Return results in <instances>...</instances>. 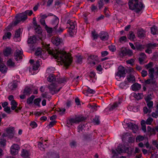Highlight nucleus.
Instances as JSON below:
<instances>
[{"label":"nucleus","mask_w":158,"mask_h":158,"mask_svg":"<svg viewBox=\"0 0 158 158\" xmlns=\"http://www.w3.org/2000/svg\"><path fill=\"white\" fill-rule=\"evenodd\" d=\"M48 53L52 56L59 61H62L65 66H69L72 62V58L70 54H67L65 52L57 50L56 48L55 49L48 48L46 50L45 49L42 50L41 48H39L36 50L35 55L44 59V58L46 57Z\"/></svg>","instance_id":"1"},{"label":"nucleus","mask_w":158,"mask_h":158,"mask_svg":"<svg viewBox=\"0 0 158 158\" xmlns=\"http://www.w3.org/2000/svg\"><path fill=\"white\" fill-rule=\"evenodd\" d=\"M132 2L129 4V8L134 10L136 13L139 12L143 7V4L141 2H139L138 0H131Z\"/></svg>","instance_id":"2"},{"label":"nucleus","mask_w":158,"mask_h":158,"mask_svg":"<svg viewBox=\"0 0 158 158\" xmlns=\"http://www.w3.org/2000/svg\"><path fill=\"white\" fill-rule=\"evenodd\" d=\"M27 18V15L24 12L16 15L15 17L16 20L12 23L13 26H15L21 22H23Z\"/></svg>","instance_id":"3"},{"label":"nucleus","mask_w":158,"mask_h":158,"mask_svg":"<svg viewBox=\"0 0 158 158\" xmlns=\"http://www.w3.org/2000/svg\"><path fill=\"white\" fill-rule=\"evenodd\" d=\"M125 147L119 144L116 149L117 152L114 149L111 150L112 153L113 154V158H117L118 154L125 152Z\"/></svg>","instance_id":"4"},{"label":"nucleus","mask_w":158,"mask_h":158,"mask_svg":"<svg viewBox=\"0 0 158 158\" xmlns=\"http://www.w3.org/2000/svg\"><path fill=\"white\" fill-rule=\"evenodd\" d=\"M85 118L83 117H77L75 118H71L69 119L67 121V123L68 125H72L74 123H78L81 121L85 120Z\"/></svg>","instance_id":"5"},{"label":"nucleus","mask_w":158,"mask_h":158,"mask_svg":"<svg viewBox=\"0 0 158 158\" xmlns=\"http://www.w3.org/2000/svg\"><path fill=\"white\" fill-rule=\"evenodd\" d=\"M56 87L57 86L54 83H52L48 85V87L49 89L50 93L52 95L57 93L60 90L61 88L57 89Z\"/></svg>","instance_id":"6"},{"label":"nucleus","mask_w":158,"mask_h":158,"mask_svg":"<svg viewBox=\"0 0 158 158\" xmlns=\"http://www.w3.org/2000/svg\"><path fill=\"white\" fill-rule=\"evenodd\" d=\"M19 149L20 147L18 145L14 144L10 147V153L12 155H16L18 154Z\"/></svg>","instance_id":"7"},{"label":"nucleus","mask_w":158,"mask_h":158,"mask_svg":"<svg viewBox=\"0 0 158 158\" xmlns=\"http://www.w3.org/2000/svg\"><path fill=\"white\" fill-rule=\"evenodd\" d=\"M122 100L121 99H119L118 102H115L112 105L108 107L105 110H104L106 112H109L113 111L122 102Z\"/></svg>","instance_id":"8"},{"label":"nucleus","mask_w":158,"mask_h":158,"mask_svg":"<svg viewBox=\"0 0 158 158\" xmlns=\"http://www.w3.org/2000/svg\"><path fill=\"white\" fill-rule=\"evenodd\" d=\"M89 63L92 66H94L98 63V56H97L90 55L88 58Z\"/></svg>","instance_id":"9"},{"label":"nucleus","mask_w":158,"mask_h":158,"mask_svg":"<svg viewBox=\"0 0 158 158\" xmlns=\"http://www.w3.org/2000/svg\"><path fill=\"white\" fill-rule=\"evenodd\" d=\"M126 74V70L122 66H119L118 68V72L116 74V76L120 78L124 77Z\"/></svg>","instance_id":"10"},{"label":"nucleus","mask_w":158,"mask_h":158,"mask_svg":"<svg viewBox=\"0 0 158 158\" xmlns=\"http://www.w3.org/2000/svg\"><path fill=\"white\" fill-rule=\"evenodd\" d=\"M67 23L69 25H68L69 26V29L70 30L69 31L70 33L73 32V30L75 32V29L77 27V24L75 21H72L68 20Z\"/></svg>","instance_id":"11"},{"label":"nucleus","mask_w":158,"mask_h":158,"mask_svg":"<svg viewBox=\"0 0 158 158\" xmlns=\"http://www.w3.org/2000/svg\"><path fill=\"white\" fill-rule=\"evenodd\" d=\"M99 36L100 39L104 41L107 40L109 38L108 33L105 31H101L99 34Z\"/></svg>","instance_id":"12"},{"label":"nucleus","mask_w":158,"mask_h":158,"mask_svg":"<svg viewBox=\"0 0 158 158\" xmlns=\"http://www.w3.org/2000/svg\"><path fill=\"white\" fill-rule=\"evenodd\" d=\"M23 52L19 49L16 50L15 52L14 57L16 61H18L22 58Z\"/></svg>","instance_id":"13"},{"label":"nucleus","mask_w":158,"mask_h":158,"mask_svg":"<svg viewBox=\"0 0 158 158\" xmlns=\"http://www.w3.org/2000/svg\"><path fill=\"white\" fill-rule=\"evenodd\" d=\"M59 22V19L56 17H55L51 21V24L54 27V30H56V28H58Z\"/></svg>","instance_id":"14"},{"label":"nucleus","mask_w":158,"mask_h":158,"mask_svg":"<svg viewBox=\"0 0 158 158\" xmlns=\"http://www.w3.org/2000/svg\"><path fill=\"white\" fill-rule=\"evenodd\" d=\"M127 125L128 127L132 130L134 133H136L138 129V127L137 125L131 122L127 123Z\"/></svg>","instance_id":"15"},{"label":"nucleus","mask_w":158,"mask_h":158,"mask_svg":"<svg viewBox=\"0 0 158 158\" xmlns=\"http://www.w3.org/2000/svg\"><path fill=\"white\" fill-rule=\"evenodd\" d=\"M62 40L58 37H54L52 39V43L57 46L59 45L62 42Z\"/></svg>","instance_id":"16"},{"label":"nucleus","mask_w":158,"mask_h":158,"mask_svg":"<svg viewBox=\"0 0 158 158\" xmlns=\"http://www.w3.org/2000/svg\"><path fill=\"white\" fill-rule=\"evenodd\" d=\"M7 69L6 67L3 63L2 59L0 58V71L2 73H5L6 72Z\"/></svg>","instance_id":"17"},{"label":"nucleus","mask_w":158,"mask_h":158,"mask_svg":"<svg viewBox=\"0 0 158 158\" xmlns=\"http://www.w3.org/2000/svg\"><path fill=\"white\" fill-rule=\"evenodd\" d=\"M30 155L29 152L27 150L23 149L21 151V156L25 158H30L29 157Z\"/></svg>","instance_id":"18"},{"label":"nucleus","mask_w":158,"mask_h":158,"mask_svg":"<svg viewBox=\"0 0 158 158\" xmlns=\"http://www.w3.org/2000/svg\"><path fill=\"white\" fill-rule=\"evenodd\" d=\"M88 107L90 109L91 112H94L97 110L98 107H99V106H98L96 104L93 103V105L89 104Z\"/></svg>","instance_id":"19"},{"label":"nucleus","mask_w":158,"mask_h":158,"mask_svg":"<svg viewBox=\"0 0 158 158\" xmlns=\"http://www.w3.org/2000/svg\"><path fill=\"white\" fill-rule=\"evenodd\" d=\"M127 82L130 83H133L135 81V77L132 75L130 74L127 75Z\"/></svg>","instance_id":"20"},{"label":"nucleus","mask_w":158,"mask_h":158,"mask_svg":"<svg viewBox=\"0 0 158 158\" xmlns=\"http://www.w3.org/2000/svg\"><path fill=\"white\" fill-rule=\"evenodd\" d=\"M131 88L133 91H137L141 89V85L137 83H135L131 86Z\"/></svg>","instance_id":"21"},{"label":"nucleus","mask_w":158,"mask_h":158,"mask_svg":"<svg viewBox=\"0 0 158 158\" xmlns=\"http://www.w3.org/2000/svg\"><path fill=\"white\" fill-rule=\"evenodd\" d=\"M87 89L83 91V93L87 96L89 95V94H94L95 91L93 89H91L89 87L87 86Z\"/></svg>","instance_id":"22"},{"label":"nucleus","mask_w":158,"mask_h":158,"mask_svg":"<svg viewBox=\"0 0 158 158\" xmlns=\"http://www.w3.org/2000/svg\"><path fill=\"white\" fill-rule=\"evenodd\" d=\"M36 37L34 35L31 36L28 39L27 42L28 44H33L36 42Z\"/></svg>","instance_id":"23"},{"label":"nucleus","mask_w":158,"mask_h":158,"mask_svg":"<svg viewBox=\"0 0 158 158\" xmlns=\"http://www.w3.org/2000/svg\"><path fill=\"white\" fill-rule=\"evenodd\" d=\"M12 53V50L10 48H6L3 51V54L5 56H8Z\"/></svg>","instance_id":"24"},{"label":"nucleus","mask_w":158,"mask_h":158,"mask_svg":"<svg viewBox=\"0 0 158 158\" xmlns=\"http://www.w3.org/2000/svg\"><path fill=\"white\" fill-rule=\"evenodd\" d=\"M146 55L143 53H141L140 54V56L139 58V60L140 64H142L143 61L146 59Z\"/></svg>","instance_id":"25"},{"label":"nucleus","mask_w":158,"mask_h":158,"mask_svg":"<svg viewBox=\"0 0 158 158\" xmlns=\"http://www.w3.org/2000/svg\"><path fill=\"white\" fill-rule=\"evenodd\" d=\"M41 60H37L36 63L34 64L33 65V69L34 70H36L38 69L40 65V64H41Z\"/></svg>","instance_id":"26"},{"label":"nucleus","mask_w":158,"mask_h":158,"mask_svg":"<svg viewBox=\"0 0 158 158\" xmlns=\"http://www.w3.org/2000/svg\"><path fill=\"white\" fill-rule=\"evenodd\" d=\"M137 35L138 36L142 38L145 36V32L143 29H139L138 31Z\"/></svg>","instance_id":"27"},{"label":"nucleus","mask_w":158,"mask_h":158,"mask_svg":"<svg viewBox=\"0 0 158 158\" xmlns=\"http://www.w3.org/2000/svg\"><path fill=\"white\" fill-rule=\"evenodd\" d=\"M157 45L158 44L156 43H150L146 44V47L147 48V49H148L149 50H152V49L154 48L155 47H156Z\"/></svg>","instance_id":"28"},{"label":"nucleus","mask_w":158,"mask_h":158,"mask_svg":"<svg viewBox=\"0 0 158 158\" xmlns=\"http://www.w3.org/2000/svg\"><path fill=\"white\" fill-rule=\"evenodd\" d=\"M48 81L50 82L55 81L56 80L55 76L53 74H50L48 76L47 79Z\"/></svg>","instance_id":"29"},{"label":"nucleus","mask_w":158,"mask_h":158,"mask_svg":"<svg viewBox=\"0 0 158 158\" xmlns=\"http://www.w3.org/2000/svg\"><path fill=\"white\" fill-rule=\"evenodd\" d=\"M10 105H11V109L12 110H15L17 106V104L15 100H12L11 101Z\"/></svg>","instance_id":"30"},{"label":"nucleus","mask_w":158,"mask_h":158,"mask_svg":"<svg viewBox=\"0 0 158 158\" xmlns=\"http://www.w3.org/2000/svg\"><path fill=\"white\" fill-rule=\"evenodd\" d=\"M34 25L36 27L35 28V31L38 34H40L41 32V30L39 25H38L37 23L35 22L33 23Z\"/></svg>","instance_id":"31"},{"label":"nucleus","mask_w":158,"mask_h":158,"mask_svg":"<svg viewBox=\"0 0 158 158\" xmlns=\"http://www.w3.org/2000/svg\"><path fill=\"white\" fill-rule=\"evenodd\" d=\"M127 37L128 39L130 40H134L135 38V36L133 32L132 31H130L127 35Z\"/></svg>","instance_id":"32"},{"label":"nucleus","mask_w":158,"mask_h":158,"mask_svg":"<svg viewBox=\"0 0 158 158\" xmlns=\"http://www.w3.org/2000/svg\"><path fill=\"white\" fill-rule=\"evenodd\" d=\"M133 149L131 147L125 148V152L127 153L128 155H130L131 154Z\"/></svg>","instance_id":"33"},{"label":"nucleus","mask_w":158,"mask_h":158,"mask_svg":"<svg viewBox=\"0 0 158 158\" xmlns=\"http://www.w3.org/2000/svg\"><path fill=\"white\" fill-rule=\"evenodd\" d=\"M99 116H96L94 118L93 120V123L96 125H98L100 123V121L99 120Z\"/></svg>","instance_id":"34"},{"label":"nucleus","mask_w":158,"mask_h":158,"mask_svg":"<svg viewBox=\"0 0 158 158\" xmlns=\"http://www.w3.org/2000/svg\"><path fill=\"white\" fill-rule=\"evenodd\" d=\"M7 65L10 67H13L15 66V63L11 59H9L7 62Z\"/></svg>","instance_id":"35"},{"label":"nucleus","mask_w":158,"mask_h":158,"mask_svg":"<svg viewBox=\"0 0 158 158\" xmlns=\"http://www.w3.org/2000/svg\"><path fill=\"white\" fill-rule=\"evenodd\" d=\"M31 92L30 88L28 87H26L23 91V93L27 95H29L31 94Z\"/></svg>","instance_id":"36"},{"label":"nucleus","mask_w":158,"mask_h":158,"mask_svg":"<svg viewBox=\"0 0 158 158\" xmlns=\"http://www.w3.org/2000/svg\"><path fill=\"white\" fill-rule=\"evenodd\" d=\"M148 72L150 78H153L154 77V75L153 74L154 73V69L153 68L149 69L148 70Z\"/></svg>","instance_id":"37"},{"label":"nucleus","mask_w":158,"mask_h":158,"mask_svg":"<svg viewBox=\"0 0 158 158\" xmlns=\"http://www.w3.org/2000/svg\"><path fill=\"white\" fill-rule=\"evenodd\" d=\"M151 30L152 33L153 35H155L157 32V27L155 26H154L151 27Z\"/></svg>","instance_id":"38"},{"label":"nucleus","mask_w":158,"mask_h":158,"mask_svg":"<svg viewBox=\"0 0 158 158\" xmlns=\"http://www.w3.org/2000/svg\"><path fill=\"white\" fill-rule=\"evenodd\" d=\"M45 28L47 32L49 33H51L52 31H54V27H50L46 25L45 27Z\"/></svg>","instance_id":"39"},{"label":"nucleus","mask_w":158,"mask_h":158,"mask_svg":"<svg viewBox=\"0 0 158 158\" xmlns=\"http://www.w3.org/2000/svg\"><path fill=\"white\" fill-rule=\"evenodd\" d=\"M134 96L137 100H139L142 98L143 95L142 93H138L137 94H135V95L134 94Z\"/></svg>","instance_id":"40"},{"label":"nucleus","mask_w":158,"mask_h":158,"mask_svg":"<svg viewBox=\"0 0 158 158\" xmlns=\"http://www.w3.org/2000/svg\"><path fill=\"white\" fill-rule=\"evenodd\" d=\"M11 36V33L10 32H8L5 34L3 37V39H6L7 38L10 39Z\"/></svg>","instance_id":"41"},{"label":"nucleus","mask_w":158,"mask_h":158,"mask_svg":"<svg viewBox=\"0 0 158 158\" xmlns=\"http://www.w3.org/2000/svg\"><path fill=\"white\" fill-rule=\"evenodd\" d=\"M127 49L125 48L121 50L120 52L119 55L120 56L123 57L126 56Z\"/></svg>","instance_id":"42"},{"label":"nucleus","mask_w":158,"mask_h":158,"mask_svg":"<svg viewBox=\"0 0 158 158\" xmlns=\"http://www.w3.org/2000/svg\"><path fill=\"white\" fill-rule=\"evenodd\" d=\"M127 39L126 36H124L120 37L119 39V41L120 43H122L126 42L127 41Z\"/></svg>","instance_id":"43"},{"label":"nucleus","mask_w":158,"mask_h":158,"mask_svg":"<svg viewBox=\"0 0 158 158\" xmlns=\"http://www.w3.org/2000/svg\"><path fill=\"white\" fill-rule=\"evenodd\" d=\"M38 147L42 151H44L45 149L44 145L43 144V143L41 142H39L38 144Z\"/></svg>","instance_id":"44"},{"label":"nucleus","mask_w":158,"mask_h":158,"mask_svg":"<svg viewBox=\"0 0 158 158\" xmlns=\"http://www.w3.org/2000/svg\"><path fill=\"white\" fill-rule=\"evenodd\" d=\"M20 30V29H19L15 31L14 36L15 38L20 37L21 34Z\"/></svg>","instance_id":"45"},{"label":"nucleus","mask_w":158,"mask_h":158,"mask_svg":"<svg viewBox=\"0 0 158 158\" xmlns=\"http://www.w3.org/2000/svg\"><path fill=\"white\" fill-rule=\"evenodd\" d=\"M35 98L34 95H32L30 97L28 98L27 100V103L28 104L31 103Z\"/></svg>","instance_id":"46"},{"label":"nucleus","mask_w":158,"mask_h":158,"mask_svg":"<svg viewBox=\"0 0 158 158\" xmlns=\"http://www.w3.org/2000/svg\"><path fill=\"white\" fill-rule=\"evenodd\" d=\"M92 35L93 38V40L97 39L98 37L99 36V35H98V34L94 31H92Z\"/></svg>","instance_id":"47"},{"label":"nucleus","mask_w":158,"mask_h":158,"mask_svg":"<svg viewBox=\"0 0 158 158\" xmlns=\"http://www.w3.org/2000/svg\"><path fill=\"white\" fill-rule=\"evenodd\" d=\"M128 84H129L128 83L127 81H125L124 82L120 83L119 85V86L120 88L123 89L126 86V85Z\"/></svg>","instance_id":"48"},{"label":"nucleus","mask_w":158,"mask_h":158,"mask_svg":"<svg viewBox=\"0 0 158 158\" xmlns=\"http://www.w3.org/2000/svg\"><path fill=\"white\" fill-rule=\"evenodd\" d=\"M133 52L132 50L127 49L126 52V56H131L133 55Z\"/></svg>","instance_id":"49"},{"label":"nucleus","mask_w":158,"mask_h":158,"mask_svg":"<svg viewBox=\"0 0 158 158\" xmlns=\"http://www.w3.org/2000/svg\"><path fill=\"white\" fill-rule=\"evenodd\" d=\"M144 139V137L142 136L139 135L137 136L136 139V141L137 142H139L140 141L143 140Z\"/></svg>","instance_id":"50"},{"label":"nucleus","mask_w":158,"mask_h":158,"mask_svg":"<svg viewBox=\"0 0 158 158\" xmlns=\"http://www.w3.org/2000/svg\"><path fill=\"white\" fill-rule=\"evenodd\" d=\"M64 30V29L63 28L60 27L58 29H56V30H54V31L56 32L57 34H60L62 33Z\"/></svg>","instance_id":"51"},{"label":"nucleus","mask_w":158,"mask_h":158,"mask_svg":"<svg viewBox=\"0 0 158 158\" xmlns=\"http://www.w3.org/2000/svg\"><path fill=\"white\" fill-rule=\"evenodd\" d=\"M152 115L153 118H157L158 117V110H157L154 112H152Z\"/></svg>","instance_id":"52"},{"label":"nucleus","mask_w":158,"mask_h":158,"mask_svg":"<svg viewBox=\"0 0 158 158\" xmlns=\"http://www.w3.org/2000/svg\"><path fill=\"white\" fill-rule=\"evenodd\" d=\"M57 111L59 112L60 114V115H62L64 113L65 111V109L63 108H59L58 109Z\"/></svg>","instance_id":"53"},{"label":"nucleus","mask_w":158,"mask_h":158,"mask_svg":"<svg viewBox=\"0 0 158 158\" xmlns=\"http://www.w3.org/2000/svg\"><path fill=\"white\" fill-rule=\"evenodd\" d=\"M147 105L149 108L151 109L153 108V102L152 101L149 102H146Z\"/></svg>","instance_id":"54"},{"label":"nucleus","mask_w":158,"mask_h":158,"mask_svg":"<svg viewBox=\"0 0 158 158\" xmlns=\"http://www.w3.org/2000/svg\"><path fill=\"white\" fill-rule=\"evenodd\" d=\"M84 128V126L83 125L80 124L78 127V132L81 133L83 131Z\"/></svg>","instance_id":"55"},{"label":"nucleus","mask_w":158,"mask_h":158,"mask_svg":"<svg viewBox=\"0 0 158 158\" xmlns=\"http://www.w3.org/2000/svg\"><path fill=\"white\" fill-rule=\"evenodd\" d=\"M146 121L147 124L151 125L153 121V119L151 117H149Z\"/></svg>","instance_id":"56"},{"label":"nucleus","mask_w":158,"mask_h":158,"mask_svg":"<svg viewBox=\"0 0 158 158\" xmlns=\"http://www.w3.org/2000/svg\"><path fill=\"white\" fill-rule=\"evenodd\" d=\"M143 110L144 113L145 114H147L148 112L150 113L152 111L151 109L149 108L148 109L147 107H144Z\"/></svg>","instance_id":"57"},{"label":"nucleus","mask_w":158,"mask_h":158,"mask_svg":"<svg viewBox=\"0 0 158 158\" xmlns=\"http://www.w3.org/2000/svg\"><path fill=\"white\" fill-rule=\"evenodd\" d=\"M153 66V64L152 62H150L148 64L145 66V68L147 69L152 68H151Z\"/></svg>","instance_id":"58"},{"label":"nucleus","mask_w":158,"mask_h":158,"mask_svg":"<svg viewBox=\"0 0 158 158\" xmlns=\"http://www.w3.org/2000/svg\"><path fill=\"white\" fill-rule=\"evenodd\" d=\"M98 7L99 9H101L103 6V0H100L98 2Z\"/></svg>","instance_id":"59"},{"label":"nucleus","mask_w":158,"mask_h":158,"mask_svg":"<svg viewBox=\"0 0 158 158\" xmlns=\"http://www.w3.org/2000/svg\"><path fill=\"white\" fill-rule=\"evenodd\" d=\"M108 47L110 50L112 52H114L116 50V47L114 45H110Z\"/></svg>","instance_id":"60"},{"label":"nucleus","mask_w":158,"mask_h":158,"mask_svg":"<svg viewBox=\"0 0 158 158\" xmlns=\"http://www.w3.org/2000/svg\"><path fill=\"white\" fill-rule=\"evenodd\" d=\"M76 62L77 63L81 64L82 63V57L81 56H79L76 57Z\"/></svg>","instance_id":"61"},{"label":"nucleus","mask_w":158,"mask_h":158,"mask_svg":"<svg viewBox=\"0 0 158 158\" xmlns=\"http://www.w3.org/2000/svg\"><path fill=\"white\" fill-rule=\"evenodd\" d=\"M136 48L137 50H141L144 48V45L139 44L137 45L136 46Z\"/></svg>","instance_id":"62"},{"label":"nucleus","mask_w":158,"mask_h":158,"mask_svg":"<svg viewBox=\"0 0 158 158\" xmlns=\"http://www.w3.org/2000/svg\"><path fill=\"white\" fill-rule=\"evenodd\" d=\"M41 101L40 99L39 98H37L35 99L34 101V104L37 106H39L40 104V102Z\"/></svg>","instance_id":"63"},{"label":"nucleus","mask_w":158,"mask_h":158,"mask_svg":"<svg viewBox=\"0 0 158 158\" xmlns=\"http://www.w3.org/2000/svg\"><path fill=\"white\" fill-rule=\"evenodd\" d=\"M135 60L134 59H131L130 60H127L126 61V63L127 64H130L131 65H132L133 63H134Z\"/></svg>","instance_id":"64"}]
</instances>
